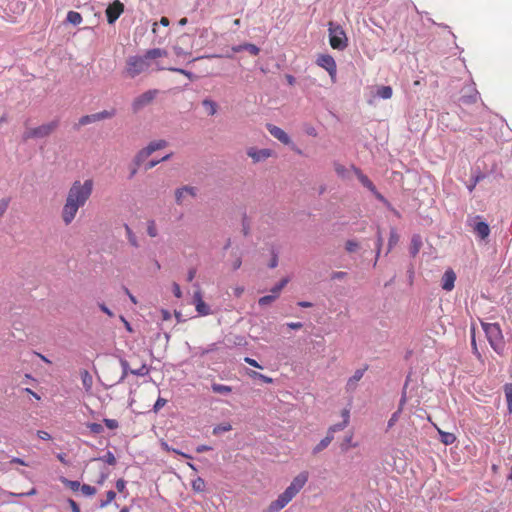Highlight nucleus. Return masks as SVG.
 <instances>
[{"label": "nucleus", "instance_id": "nucleus-1", "mask_svg": "<svg viewBox=\"0 0 512 512\" xmlns=\"http://www.w3.org/2000/svg\"><path fill=\"white\" fill-rule=\"evenodd\" d=\"M94 181L91 178L74 180L65 196L61 208V220L64 225L69 226L76 218L79 210L83 208L92 196Z\"/></svg>", "mask_w": 512, "mask_h": 512}, {"label": "nucleus", "instance_id": "nucleus-2", "mask_svg": "<svg viewBox=\"0 0 512 512\" xmlns=\"http://www.w3.org/2000/svg\"><path fill=\"white\" fill-rule=\"evenodd\" d=\"M168 53L161 48H153L147 50L143 56H130L126 61L125 72L128 77L135 78L141 73H144L152 66L151 61L165 57Z\"/></svg>", "mask_w": 512, "mask_h": 512}, {"label": "nucleus", "instance_id": "nucleus-3", "mask_svg": "<svg viewBox=\"0 0 512 512\" xmlns=\"http://www.w3.org/2000/svg\"><path fill=\"white\" fill-rule=\"evenodd\" d=\"M309 474L303 471L295 476L290 485L281 493L278 498L272 501L263 512H279L281 511L304 487L308 481Z\"/></svg>", "mask_w": 512, "mask_h": 512}, {"label": "nucleus", "instance_id": "nucleus-4", "mask_svg": "<svg viewBox=\"0 0 512 512\" xmlns=\"http://www.w3.org/2000/svg\"><path fill=\"white\" fill-rule=\"evenodd\" d=\"M483 330L486 334L487 340L492 349L502 354L504 351L505 343L502 335L501 328L498 323H482Z\"/></svg>", "mask_w": 512, "mask_h": 512}, {"label": "nucleus", "instance_id": "nucleus-5", "mask_svg": "<svg viewBox=\"0 0 512 512\" xmlns=\"http://www.w3.org/2000/svg\"><path fill=\"white\" fill-rule=\"evenodd\" d=\"M329 42L333 49L344 50L347 47V37L343 28L329 23Z\"/></svg>", "mask_w": 512, "mask_h": 512}, {"label": "nucleus", "instance_id": "nucleus-6", "mask_svg": "<svg viewBox=\"0 0 512 512\" xmlns=\"http://www.w3.org/2000/svg\"><path fill=\"white\" fill-rule=\"evenodd\" d=\"M58 124V120H53L49 123L42 124L36 128L27 129L23 134V138L24 140H28L33 138L47 137L56 130Z\"/></svg>", "mask_w": 512, "mask_h": 512}, {"label": "nucleus", "instance_id": "nucleus-7", "mask_svg": "<svg viewBox=\"0 0 512 512\" xmlns=\"http://www.w3.org/2000/svg\"><path fill=\"white\" fill-rule=\"evenodd\" d=\"M157 94H158V90L152 89V90H147L144 93L137 96L133 100L132 105H131L133 112L137 113V112L141 111L143 108H145L146 106H148L149 104H151L153 102V100L155 99V97L157 96Z\"/></svg>", "mask_w": 512, "mask_h": 512}, {"label": "nucleus", "instance_id": "nucleus-8", "mask_svg": "<svg viewBox=\"0 0 512 512\" xmlns=\"http://www.w3.org/2000/svg\"><path fill=\"white\" fill-rule=\"evenodd\" d=\"M316 63L328 72L332 82L336 81L337 66L332 56L328 54H322L317 58Z\"/></svg>", "mask_w": 512, "mask_h": 512}, {"label": "nucleus", "instance_id": "nucleus-9", "mask_svg": "<svg viewBox=\"0 0 512 512\" xmlns=\"http://www.w3.org/2000/svg\"><path fill=\"white\" fill-rule=\"evenodd\" d=\"M197 193L198 189L194 186L184 185L179 187L174 192L175 202L177 205H183L189 197L195 198Z\"/></svg>", "mask_w": 512, "mask_h": 512}, {"label": "nucleus", "instance_id": "nucleus-10", "mask_svg": "<svg viewBox=\"0 0 512 512\" xmlns=\"http://www.w3.org/2000/svg\"><path fill=\"white\" fill-rule=\"evenodd\" d=\"M246 153L252 159L253 163L264 162L273 155V151L271 149H257L256 147L248 148Z\"/></svg>", "mask_w": 512, "mask_h": 512}, {"label": "nucleus", "instance_id": "nucleus-11", "mask_svg": "<svg viewBox=\"0 0 512 512\" xmlns=\"http://www.w3.org/2000/svg\"><path fill=\"white\" fill-rule=\"evenodd\" d=\"M193 304L195 305V309L199 315L207 316L211 314V308L204 302L200 289L195 291L193 294Z\"/></svg>", "mask_w": 512, "mask_h": 512}, {"label": "nucleus", "instance_id": "nucleus-12", "mask_svg": "<svg viewBox=\"0 0 512 512\" xmlns=\"http://www.w3.org/2000/svg\"><path fill=\"white\" fill-rule=\"evenodd\" d=\"M124 5L116 0L112 4H110L106 9L107 21L109 24H113L123 13Z\"/></svg>", "mask_w": 512, "mask_h": 512}, {"label": "nucleus", "instance_id": "nucleus-13", "mask_svg": "<svg viewBox=\"0 0 512 512\" xmlns=\"http://www.w3.org/2000/svg\"><path fill=\"white\" fill-rule=\"evenodd\" d=\"M266 128L269 131V133L282 144L289 145L291 143V138L282 128L275 126L273 124H267Z\"/></svg>", "mask_w": 512, "mask_h": 512}, {"label": "nucleus", "instance_id": "nucleus-14", "mask_svg": "<svg viewBox=\"0 0 512 512\" xmlns=\"http://www.w3.org/2000/svg\"><path fill=\"white\" fill-rule=\"evenodd\" d=\"M367 370V367L357 369L354 374L347 380L346 383V391L347 392H354L358 386V382L362 379L364 376L365 371Z\"/></svg>", "mask_w": 512, "mask_h": 512}, {"label": "nucleus", "instance_id": "nucleus-15", "mask_svg": "<svg viewBox=\"0 0 512 512\" xmlns=\"http://www.w3.org/2000/svg\"><path fill=\"white\" fill-rule=\"evenodd\" d=\"M456 280V274L452 269H448L444 272L441 280V287L445 291H451L454 288Z\"/></svg>", "mask_w": 512, "mask_h": 512}, {"label": "nucleus", "instance_id": "nucleus-16", "mask_svg": "<svg viewBox=\"0 0 512 512\" xmlns=\"http://www.w3.org/2000/svg\"><path fill=\"white\" fill-rule=\"evenodd\" d=\"M473 232L482 240L486 239L489 236L490 228L489 225L484 221L474 222L472 225Z\"/></svg>", "mask_w": 512, "mask_h": 512}, {"label": "nucleus", "instance_id": "nucleus-17", "mask_svg": "<svg viewBox=\"0 0 512 512\" xmlns=\"http://www.w3.org/2000/svg\"><path fill=\"white\" fill-rule=\"evenodd\" d=\"M232 51L234 53H239L241 51H248L251 55H258L260 52L259 47H257L255 44L251 43H244L241 45L233 46Z\"/></svg>", "mask_w": 512, "mask_h": 512}, {"label": "nucleus", "instance_id": "nucleus-18", "mask_svg": "<svg viewBox=\"0 0 512 512\" xmlns=\"http://www.w3.org/2000/svg\"><path fill=\"white\" fill-rule=\"evenodd\" d=\"M356 175H357V178L358 180L360 181V183L366 187L369 191H371L372 193H376V187L375 185L372 183V181L366 176L364 175L360 170L356 169Z\"/></svg>", "mask_w": 512, "mask_h": 512}, {"label": "nucleus", "instance_id": "nucleus-19", "mask_svg": "<svg viewBox=\"0 0 512 512\" xmlns=\"http://www.w3.org/2000/svg\"><path fill=\"white\" fill-rule=\"evenodd\" d=\"M422 247V238L420 235L415 234L411 238L410 254L415 257Z\"/></svg>", "mask_w": 512, "mask_h": 512}, {"label": "nucleus", "instance_id": "nucleus-20", "mask_svg": "<svg viewBox=\"0 0 512 512\" xmlns=\"http://www.w3.org/2000/svg\"><path fill=\"white\" fill-rule=\"evenodd\" d=\"M168 145L166 140L160 139L156 141H151L146 147V151L151 155L155 151L165 148Z\"/></svg>", "mask_w": 512, "mask_h": 512}, {"label": "nucleus", "instance_id": "nucleus-21", "mask_svg": "<svg viewBox=\"0 0 512 512\" xmlns=\"http://www.w3.org/2000/svg\"><path fill=\"white\" fill-rule=\"evenodd\" d=\"M343 416H344V421L342 423H338V424L332 425L328 429V431H327L328 435L334 436L335 432L341 431V430H343L347 426L348 418H349V412L348 411H344Z\"/></svg>", "mask_w": 512, "mask_h": 512}, {"label": "nucleus", "instance_id": "nucleus-22", "mask_svg": "<svg viewBox=\"0 0 512 512\" xmlns=\"http://www.w3.org/2000/svg\"><path fill=\"white\" fill-rule=\"evenodd\" d=\"M124 229L129 244L134 248H138L140 246V243L136 234L132 231L128 224H124Z\"/></svg>", "mask_w": 512, "mask_h": 512}, {"label": "nucleus", "instance_id": "nucleus-23", "mask_svg": "<svg viewBox=\"0 0 512 512\" xmlns=\"http://www.w3.org/2000/svg\"><path fill=\"white\" fill-rule=\"evenodd\" d=\"M82 385L85 391L89 392L92 389L93 378L91 374L87 370H82L80 372Z\"/></svg>", "mask_w": 512, "mask_h": 512}, {"label": "nucleus", "instance_id": "nucleus-24", "mask_svg": "<svg viewBox=\"0 0 512 512\" xmlns=\"http://www.w3.org/2000/svg\"><path fill=\"white\" fill-rule=\"evenodd\" d=\"M192 490L195 493H203L206 491V482L203 478L197 476L191 482Z\"/></svg>", "mask_w": 512, "mask_h": 512}, {"label": "nucleus", "instance_id": "nucleus-25", "mask_svg": "<svg viewBox=\"0 0 512 512\" xmlns=\"http://www.w3.org/2000/svg\"><path fill=\"white\" fill-rule=\"evenodd\" d=\"M334 439V436L326 435L314 448H313V454H318L321 451H323L325 448L329 446V444Z\"/></svg>", "mask_w": 512, "mask_h": 512}, {"label": "nucleus", "instance_id": "nucleus-26", "mask_svg": "<svg viewBox=\"0 0 512 512\" xmlns=\"http://www.w3.org/2000/svg\"><path fill=\"white\" fill-rule=\"evenodd\" d=\"M505 398L507 401L508 412L512 413V383H506L503 387Z\"/></svg>", "mask_w": 512, "mask_h": 512}, {"label": "nucleus", "instance_id": "nucleus-27", "mask_svg": "<svg viewBox=\"0 0 512 512\" xmlns=\"http://www.w3.org/2000/svg\"><path fill=\"white\" fill-rule=\"evenodd\" d=\"M150 156V154L146 151L145 148L141 149L137 152V154L133 158V165L141 166V164Z\"/></svg>", "mask_w": 512, "mask_h": 512}, {"label": "nucleus", "instance_id": "nucleus-28", "mask_svg": "<svg viewBox=\"0 0 512 512\" xmlns=\"http://www.w3.org/2000/svg\"><path fill=\"white\" fill-rule=\"evenodd\" d=\"M202 105L206 108L208 115L213 116L217 113V104L213 100L204 99Z\"/></svg>", "mask_w": 512, "mask_h": 512}, {"label": "nucleus", "instance_id": "nucleus-29", "mask_svg": "<svg viewBox=\"0 0 512 512\" xmlns=\"http://www.w3.org/2000/svg\"><path fill=\"white\" fill-rule=\"evenodd\" d=\"M211 389L214 393L224 394V395L232 392V388L230 386L218 384V383H213L211 385Z\"/></svg>", "mask_w": 512, "mask_h": 512}, {"label": "nucleus", "instance_id": "nucleus-30", "mask_svg": "<svg viewBox=\"0 0 512 512\" xmlns=\"http://www.w3.org/2000/svg\"><path fill=\"white\" fill-rule=\"evenodd\" d=\"M377 96L382 99H390L393 94V90L390 86H380L376 92Z\"/></svg>", "mask_w": 512, "mask_h": 512}, {"label": "nucleus", "instance_id": "nucleus-31", "mask_svg": "<svg viewBox=\"0 0 512 512\" xmlns=\"http://www.w3.org/2000/svg\"><path fill=\"white\" fill-rule=\"evenodd\" d=\"M146 231H147V234L148 236H150L151 238H155L158 236L159 232H158V228H157V224L155 222V220L151 219V220H148L147 223H146Z\"/></svg>", "mask_w": 512, "mask_h": 512}, {"label": "nucleus", "instance_id": "nucleus-32", "mask_svg": "<svg viewBox=\"0 0 512 512\" xmlns=\"http://www.w3.org/2000/svg\"><path fill=\"white\" fill-rule=\"evenodd\" d=\"M382 245H383V236H382V232H381L380 228H378L377 234H376V257H375L374 266L376 265L377 260L380 256Z\"/></svg>", "mask_w": 512, "mask_h": 512}, {"label": "nucleus", "instance_id": "nucleus-33", "mask_svg": "<svg viewBox=\"0 0 512 512\" xmlns=\"http://www.w3.org/2000/svg\"><path fill=\"white\" fill-rule=\"evenodd\" d=\"M288 282L289 278H283L278 284L271 288V294L276 295V298H278L282 289L287 285Z\"/></svg>", "mask_w": 512, "mask_h": 512}, {"label": "nucleus", "instance_id": "nucleus-34", "mask_svg": "<svg viewBox=\"0 0 512 512\" xmlns=\"http://www.w3.org/2000/svg\"><path fill=\"white\" fill-rule=\"evenodd\" d=\"M398 241H399V235L397 234L396 229L392 228L390 230L387 253H389L393 249V247L398 243Z\"/></svg>", "mask_w": 512, "mask_h": 512}, {"label": "nucleus", "instance_id": "nucleus-35", "mask_svg": "<svg viewBox=\"0 0 512 512\" xmlns=\"http://www.w3.org/2000/svg\"><path fill=\"white\" fill-rule=\"evenodd\" d=\"M67 21L73 25H79L82 22V16L75 11H69L67 14Z\"/></svg>", "mask_w": 512, "mask_h": 512}, {"label": "nucleus", "instance_id": "nucleus-36", "mask_svg": "<svg viewBox=\"0 0 512 512\" xmlns=\"http://www.w3.org/2000/svg\"><path fill=\"white\" fill-rule=\"evenodd\" d=\"M360 249V243L354 239L347 240L345 242V250L348 253H354Z\"/></svg>", "mask_w": 512, "mask_h": 512}, {"label": "nucleus", "instance_id": "nucleus-37", "mask_svg": "<svg viewBox=\"0 0 512 512\" xmlns=\"http://www.w3.org/2000/svg\"><path fill=\"white\" fill-rule=\"evenodd\" d=\"M248 375L252 378H257V379H260L262 380L264 383H267V384H271L273 382V379L271 377H268L264 374H261L259 372H256V371H249L248 372Z\"/></svg>", "mask_w": 512, "mask_h": 512}, {"label": "nucleus", "instance_id": "nucleus-38", "mask_svg": "<svg viewBox=\"0 0 512 512\" xmlns=\"http://www.w3.org/2000/svg\"><path fill=\"white\" fill-rule=\"evenodd\" d=\"M232 429L229 423H222L213 428L214 435H220L221 433L228 432Z\"/></svg>", "mask_w": 512, "mask_h": 512}, {"label": "nucleus", "instance_id": "nucleus-39", "mask_svg": "<svg viewBox=\"0 0 512 512\" xmlns=\"http://www.w3.org/2000/svg\"><path fill=\"white\" fill-rule=\"evenodd\" d=\"M440 435H441V441L446 445L453 444L456 440L455 435L452 433L440 431Z\"/></svg>", "mask_w": 512, "mask_h": 512}, {"label": "nucleus", "instance_id": "nucleus-40", "mask_svg": "<svg viewBox=\"0 0 512 512\" xmlns=\"http://www.w3.org/2000/svg\"><path fill=\"white\" fill-rule=\"evenodd\" d=\"M95 460L103 461L109 465L116 464V458H115L114 454L110 451H108L104 456L96 458Z\"/></svg>", "mask_w": 512, "mask_h": 512}, {"label": "nucleus", "instance_id": "nucleus-41", "mask_svg": "<svg viewBox=\"0 0 512 512\" xmlns=\"http://www.w3.org/2000/svg\"><path fill=\"white\" fill-rule=\"evenodd\" d=\"M97 121L98 120L95 113L91 115H85L79 119V125L84 126Z\"/></svg>", "mask_w": 512, "mask_h": 512}, {"label": "nucleus", "instance_id": "nucleus-42", "mask_svg": "<svg viewBox=\"0 0 512 512\" xmlns=\"http://www.w3.org/2000/svg\"><path fill=\"white\" fill-rule=\"evenodd\" d=\"M276 295H273V294H270V295H266V296H263L261 297L259 300H258V304L262 307L264 306H267V305H270L272 302H274L276 300Z\"/></svg>", "mask_w": 512, "mask_h": 512}, {"label": "nucleus", "instance_id": "nucleus-43", "mask_svg": "<svg viewBox=\"0 0 512 512\" xmlns=\"http://www.w3.org/2000/svg\"><path fill=\"white\" fill-rule=\"evenodd\" d=\"M95 114H96L97 120L101 121V120L112 118L115 115V110H110V111L104 110V111H101V112H98Z\"/></svg>", "mask_w": 512, "mask_h": 512}, {"label": "nucleus", "instance_id": "nucleus-44", "mask_svg": "<svg viewBox=\"0 0 512 512\" xmlns=\"http://www.w3.org/2000/svg\"><path fill=\"white\" fill-rule=\"evenodd\" d=\"M120 363H121V367H122V375H121V377L119 379V382H122L127 377L128 373H130L131 369H130L129 364H128V362L126 360L122 359L120 361Z\"/></svg>", "mask_w": 512, "mask_h": 512}, {"label": "nucleus", "instance_id": "nucleus-45", "mask_svg": "<svg viewBox=\"0 0 512 512\" xmlns=\"http://www.w3.org/2000/svg\"><path fill=\"white\" fill-rule=\"evenodd\" d=\"M80 490L82 494L85 496H93L96 493L95 487L90 486L88 484L81 485Z\"/></svg>", "mask_w": 512, "mask_h": 512}, {"label": "nucleus", "instance_id": "nucleus-46", "mask_svg": "<svg viewBox=\"0 0 512 512\" xmlns=\"http://www.w3.org/2000/svg\"><path fill=\"white\" fill-rule=\"evenodd\" d=\"M115 497H116V493L113 490H109L106 493V500L101 501L100 507L103 508V507L107 506L115 499Z\"/></svg>", "mask_w": 512, "mask_h": 512}, {"label": "nucleus", "instance_id": "nucleus-47", "mask_svg": "<svg viewBox=\"0 0 512 512\" xmlns=\"http://www.w3.org/2000/svg\"><path fill=\"white\" fill-rule=\"evenodd\" d=\"M148 372H149V369L147 368V366L145 364L141 365L137 369L130 370V373L133 375H136V376H145L148 374Z\"/></svg>", "mask_w": 512, "mask_h": 512}, {"label": "nucleus", "instance_id": "nucleus-48", "mask_svg": "<svg viewBox=\"0 0 512 512\" xmlns=\"http://www.w3.org/2000/svg\"><path fill=\"white\" fill-rule=\"evenodd\" d=\"M87 427L89 428V430L94 433V434H100L103 432V426L99 423H89L87 425Z\"/></svg>", "mask_w": 512, "mask_h": 512}, {"label": "nucleus", "instance_id": "nucleus-49", "mask_svg": "<svg viewBox=\"0 0 512 512\" xmlns=\"http://www.w3.org/2000/svg\"><path fill=\"white\" fill-rule=\"evenodd\" d=\"M401 410H402V408L400 407L396 412H394L392 414V416L390 417V419L388 421V428L393 427L394 424L398 421L400 413H401Z\"/></svg>", "mask_w": 512, "mask_h": 512}, {"label": "nucleus", "instance_id": "nucleus-50", "mask_svg": "<svg viewBox=\"0 0 512 512\" xmlns=\"http://www.w3.org/2000/svg\"><path fill=\"white\" fill-rule=\"evenodd\" d=\"M167 69L170 71H173V72L181 73V74L185 75L186 77H188L190 80H193L195 78V75L193 73H191L190 71L181 69V68H167Z\"/></svg>", "mask_w": 512, "mask_h": 512}, {"label": "nucleus", "instance_id": "nucleus-51", "mask_svg": "<svg viewBox=\"0 0 512 512\" xmlns=\"http://www.w3.org/2000/svg\"><path fill=\"white\" fill-rule=\"evenodd\" d=\"M217 349V344L216 343H212L210 344L207 348H199V354L201 356H204L210 352H214L215 350Z\"/></svg>", "mask_w": 512, "mask_h": 512}, {"label": "nucleus", "instance_id": "nucleus-52", "mask_svg": "<svg viewBox=\"0 0 512 512\" xmlns=\"http://www.w3.org/2000/svg\"><path fill=\"white\" fill-rule=\"evenodd\" d=\"M166 403H167L166 399L159 397L154 404V407H153L154 412H158L162 407L165 406Z\"/></svg>", "mask_w": 512, "mask_h": 512}, {"label": "nucleus", "instance_id": "nucleus-53", "mask_svg": "<svg viewBox=\"0 0 512 512\" xmlns=\"http://www.w3.org/2000/svg\"><path fill=\"white\" fill-rule=\"evenodd\" d=\"M346 276H347L346 272L336 271L331 274V279L332 280H343L344 278H346Z\"/></svg>", "mask_w": 512, "mask_h": 512}, {"label": "nucleus", "instance_id": "nucleus-54", "mask_svg": "<svg viewBox=\"0 0 512 512\" xmlns=\"http://www.w3.org/2000/svg\"><path fill=\"white\" fill-rule=\"evenodd\" d=\"M278 265V255L275 251L272 252V258L268 264L269 268L274 269Z\"/></svg>", "mask_w": 512, "mask_h": 512}, {"label": "nucleus", "instance_id": "nucleus-55", "mask_svg": "<svg viewBox=\"0 0 512 512\" xmlns=\"http://www.w3.org/2000/svg\"><path fill=\"white\" fill-rule=\"evenodd\" d=\"M104 423L109 429H116L118 428V422L115 419H104Z\"/></svg>", "mask_w": 512, "mask_h": 512}, {"label": "nucleus", "instance_id": "nucleus-56", "mask_svg": "<svg viewBox=\"0 0 512 512\" xmlns=\"http://www.w3.org/2000/svg\"><path fill=\"white\" fill-rule=\"evenodd\" d=\"M244 361H245L247 364H249V365H251V366H253V367H255V368H259V369H262V368H263V367H262V366H261V365H260L256 360H254V359H252V358H250V357H245V358H244Z\"/></svg>", "mask_w": 512, "mask_h": 512}, {"label": "nucleus", "instance_id": "nucleus-57", "mask_svg": "<svg viewBox=\"0 0 512 512\" xmlns=\"http://www.w3.org/2000/svg\"><path fill=\"white\" fill-rule=\"evenodd\" d=\"M126 488V482L123 479H118L116 481V489L118 492L122 493Z\"/></svg>", "mask_w": 512, "mask_h": 512}, {"label": "nucleus", "instance_id": "nucleus-58", "mask_svg": "<svg viewBox=\"0 0 512 512\" xmlns=\"http://www.w3.org/2000/svg\"><path fill=\"white\" fill-rule=\"evenodd\" d=\"M172 291H173V294L175 295V297H177V298L182 297V292H181L180 286L177 283H173Z\"/></svg>", "mask_w": 512, "mask_h": 512}, {"label": "nucleus", "instance_id": "nucleus-59", "mask_svg": "<svg viewBox=\"0 0 512 512\" xmlns=\"http://www.w3.org/2000/svg\"><path fill=\"white\" fill-rule=\"evenodd\" d=\"M98 306L101 309V311L107 314L109 317L114 316V313L105 304L100 303Z\"/></svg>", "mask_w": 512, "mask_h": 512}, {"label": "nucleus", "instance_id": "nucleus-60", "mask_svg": "<svg viewBox=\"0 0 512 512\" xmlns=\"http://www.w3.org/2000/svg\"><path fill=\"white\" fill-rule=\"evenodd\" d=\"M37 436H38L40 439H42V440H46V441L51 439L50 434H49L48 432H46V431H42V430H39V431L37 432Z\"/></svg>", "mask_w": 512, "mask_h": 512}, {"label": "nucleus", "instance_id": "nucleus-61", "mask_svg": "<svg viewBox=\"0 0 512 512\" xmlns=\"http://www.w3.org/2000/svg\"><path fill=\"white\" fill-rule=\"evenodd\" d=\"M375 195V197L381 201L382 203H384L386 206H390V203L388 202V200L381 194L379 193L377 190H376V193H373Z\"/></svg>", "mask_w": 512, "mask_h": 512}, {"label": "nucleus", "instance_id": "nucleus-62", "mask_svg": "<svg viewBox=\"0 0 512 512\" xmlns=\"http://www.w3.org/2000/svg\"><path fill=\"white\" fill-rule=\"evenodd\" d=\"M287 327L293 330H298L303 327V324L301 322H289L287 323Z\"/></svg>", "mask_w": 512, "mask_h": 512}, {"label": "nucleus", "instance_id": "nucleus-63", "mask_svg": "<svg viewBox=\"0 0 512 512\" xmlns=\"http://www.w3.org/2000/svg\"><path fill=\"white\" fill-rule=\"evenodd\" d=\"M67 485L73 490L76 491L80 489L81 485L78 481H67Z\"/></svg>", "mask_w": 512, "mask_h": 512}, {"label": "nucleus", "instance_id": "nucleus-64", "mask_svg": "<svg viewBox=\"0 0 512 512\" xmlns=\"http://www.w3.org/2000/svg\"><path fill=\"white\" fill-rule=\"evenodd\" d=\"M173 49H174L175 54L178 57H183V56L188 55V53L186 51H184L181 47L175 46Z\"/></svg>", "mask_w": 512, "mask_h": 512}]
</instances>
